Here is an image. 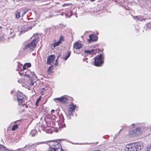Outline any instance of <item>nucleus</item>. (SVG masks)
<instances>
[{
  "instance_id": "4",
  "label": "nucleus",
  "mask_w": 151,
  "mask_h": 151,
  "mask_svg": "<svg viewBox=\"0 0 151 151\" xmlns=\"http://www.w3.org/2000/svg\"><path fill=\"white\" fill-rule=\"evenodd\" d=\"M104 58L102 54H100L95 58V66H101L104 63Z\"/></svg>"
},
{
  "instance_id": "21",
  "label": "nucleus",
  "mask_w": 151,
  "mask_h": 151,
  "mask_svg": "<svg viewBox=\"0 0 151 151\" xmlns=\"http://www.w3.org/2000/svg\"><path fill=\"white\" fill-rule=\"evenodd\" d=\"M147 151H151V145L148 146L147 147Z\"/></svg>"
},
{
  "instance_id": "47",
  "label": "nucleus",
  "mask_w": 151,
  "mask_h": 151,
  "mask_svg": "<svg viewBox=\"0 0 151 151\" xmlns=\"http://www.w3.org/2000/svg\"><path fill=\"white\" fill-rule=\"evenodd\" d=\"M34 131L35 132V130H34Z\"/></svg>"
},
{
  "instance_id": "46",
  "label": "nucleus",
  "mask_w": 151,
  "mask_h": 151,
  "mask_svg": "<svg viewBox=\"0 0 151 151\" xmlns=\"http://www.w3.org/2000/svg\"><path fill=\"white\" fill-rule=\"evenodd\" d=\"M2 28L1 27H0V29H1Z\"/></svg>"
},
{
  "instance_id": "28",
  "label": "nucleus",
  "mask_w": 151,
  "mask_h": 151,
  "mask_svg": "<svg viewBox=\"0 0 151 151\" xmlns=\"http://www.w3.org/2000/svg\"><path fill=\"white\" fill-rule=\"evenodd\" d=\"M4 40V38L3 37H0V41H2Z\"/></svg>"
},
{
  "instance_id": "16",
  "label": "nucleus",
  "mask_w": 151,
  "mask_h": 151,
  "mask_svg": "<svg viewBox=\"0 0 151 151\" xmlns=\"http://www.w3.org/2000/svg\"><path fill=\"white\" fill-rule=\"evenodd\" d=\"M18 127V126L17 124L14 125L12 128V131H14L16 130Z\"/></svg>"
},
{
  "instance_id": "29",
  "label": "nucleus",
  "mask_w": 151,
  "mask_h": 151,
  "mask_svg": "<svg viewBox=\"0 0 151 151\" xmlns=\"http://www.w3.org/2000/svg\"><path fill=\"white\" fill-rule=\"evenodd\" d=\"M27 11H25L24 10L23 11L22 13V15H23L24 14H26V12H27Z\"/></svg>"
},
{
  "instance_id": "18",
  "label": "nucleus",
  "mask_w": 151,
  "mask_h": 151,
  "mask_svg": "<svg viewBox=\"0 0 151 151\" xmlns=\"http://www.w3.org/2000/svg\"><path fill=\"white\" fill-rule=\"evenodd\" d=\"M32 27H27V29L25 30V31H24L23 30H22L21 31V34H22L23 32H24L25 31H27L28 30H29L31 29H32Z\"/></svg>"
},
{
  "instance_id": "14",
  "label": "nucleus",
  "mask_w": 151,
  "mask_h": 151,
  "mask_svg": "<svg viewBox=\"0 0 151 151\" xmlns=\"http://www.w3.org/2000/svg\"><path fill=\"white\" fill-rule=\"evenodd\" d=\"M71 52L70 51L68 52L67 55L63 58L65 60H66L69 57L70 55Z\"/></svg>"
},
{
  "instance_id": "5",
  "label": "nucleus",
  "mask_w": 151,
  "mask_h": 151,
  "mask_svg": "<svg viewBox=\"0 0 151 151\" xmlns=\"http://www.w3.org/2000/svg\"><path fill=\"white\" fill-rule=\"evenodd\" d=\"M142 131V129L138 127L135 128L134 130L131 131L129 132V134L132 137L136 136L141 134Z\"/></svg>"
},
{
  "instance_id": "2",
  "label": "nucleus",
  "mask_w": 151,
  "mask_h": 151,
  "mask_svg": "<svg viewBox=\"0 0 151 151\" xmlns=\"http://www.w3.org/2000/svg\"><path fill=\"white\" fill-rule=\"evenodd\" d=\"M39 40V38H37L31 42L27 44L23 48L24 50L27 51L33 50L36 47Z\"/></svg>"
},
{
  "instance_id": "44",
  "label": "nucleus",
  "mask_w": 151,
  "mask_h": 151,
  "mask_svg": "<svg viewBox=\"0 0 151 151\" xmlns=\"http://www.w3.org/2000/svg\"><path fill=\"white\" fill-rule=\"evenodd\" d=\"M19 74H20L21 76H22V74L21 73H19Z\"/></svg>"
},
{
  "instance_id": "31",
  "label": "nucleus",
  "mask_w": 151,
  "mask_h": 151,
  "mask_svg": "<svg viewBox=\"0 0 151 151\" xmlns=\"http://www.w3.org/2000/svg\"><path fill=\"white\" fill-rule=\"evenodd\" d=\"M25 76H27V77L29 78L31 76L30 75H29L28 74L26 73L25 74Z\"/></svg>"
},
{
  "instance_id": "35",
  "label": "nucleus",
  "mask_w": 151,
  "mask_h": 151,
  "mask_svg": "<svg viewBox=\"0 0 151 151\" xmlns=\"http://www.w3.org/2000/svg\"><path fill=\"white\" fill-rule=\"evenodd\" d=\"M39 100H40V99H39H39L37 100V101H36V105H37V103L39 101Z\"/></svg>"
},
{
  "instance_id": "45",
  "label": "nucleus",
  "mask_w": 151,
  "mask_h": 151,
  "mask_svg": "<svg viewBox=\"0 0 151 151\" xmlns=\"http://www.w3.org/2000/svg\"><path fill=\"white\" fill-rule=\"evenodd\" d=\"M27 145H26L25 147H27Z\"/></svg>"
},
{
  "instance_id": "8",
  "label": "nucleus",
  "mask_w": 151,
  "mask_h": 151,
  "mask_svg": "<svg viewBox=\"0 0 151 151\" xmlns=\"http://www.w3.org/2000/svg\"><path fill=\"white\" fill-rule=\"evenodd\" d=\"M69 106L70 107L68 110V112L70 115H71L72 114L73 112L75 110L76 106V105L71 104Z\"/></svg>"
},
{
  "instance_id": "38",
  "label": "nucleus",
  "mask_w": 151,
  "mask_h": 151,
  "mask_svg": "<svg viewBox=\"0 0 151 151\" xmlns=\"http://www.w3.org/2000/svg\"><path fill=\"white\" fill-rule=\"evenodd\" d=\"M3 147V146L0 145V149H1V148H2Z\"/></svg>"
},
{
  "instance_id": "12",
  "label": "nucleus",
  "mask_w": 151,
  "mask_h": 151,
  "mask_svg": "<svg viewBox=\"0 0 151 151\" xmlns=\"http://www.w3.org/2000/svg\"><path fill=\"white\" fill-rule=\"evenodd\" d=\"M31 66V64L30 63H25L23 66V69L24 70L26 69L27 68H29Z\"/></svg>"
},
{
  "instance_id": "41",
  "label": "nucleus",
  "mask_w": 151,
  "mask_h": 151,
  "mask_svg": "<svg viewBox=\"0 0 151 151\" xmlns=\"http://www.w3.org/2000/svg\"><path fill=\"white\" fill-rule=\"evenodd\" d=\"M92 64H93V65H94V62H93L92 63Z\"/></svg>"
},
{
  "instance_id": "36",
  "label": "nucleus",
  "mask_w": 151,
  "mask_h": 151,
  "mask_svg": "<svg viewBox=\"0 0 151 151\" xmlns=\"http://www.w3.org/2000/svg\"><path fill=\"white\" fill-rule=\"evenodd\" d=\"M22 65V64H19L18 65V68L19 67V66H20L21 65Z\"/></svg>"
},
{
  "instance_id": "13",
  "label": "nucleus",
  "mask_w": 151,
  "mask_h": 151,
  "mask_svg": "<svg viewBox=\"0 0 151 151\" xmlns=\"http://www.w3.org/2000/svg\"><path fill=\"white\" fill-rule=\"evenodd\" d=\"M28 72H30L31 73L30 76L32 77V78L34 79L35 78H37V76L34 72H31L30 71H29Z\"/></svg>"
},
{
  "instance_id": "33",
  "label": "nucleus",
  "mask_w": 151,
  "mask_h": 151,
  "mask_svg": "<svg viewBox=\"0 0 151 151\" xmlns=\"http://www.w3.org/2000/svg\"><path fill=\"white\" fill-rule=\"evenodd\" d=\"M34 84V83H33L32 81V82H31L30 84V86H33Z\"/></svg>"
},
{
  "instance_id": "32",
  "label": "nucleus",
  "mask_w": 151,
  "mask_h": 151,
  "mask_svg": "<svg viewBox=\"0 0 151 151\" xmlns=\"http://www.w3.org/2000/svg\"><path fill=\"white\" fill-rule=\"evenodd\" d=\"M98 38V37L95 35V41L97 40Z\"/></svg>"
},
{
  "instance_id": "43",
  "label": "nucleus",
  "mask_w": 151,
  "mask_h": 151,
  "mask_svg": "<svg viewBox=\"0 0 151 151\" xmlns=\"http://www.w3.org/2000/svg\"><path fill=\"white\" fill-rule=\"evenodd\" d=\"M90 1H93L94 0H90Z\"/></svg>"
},
{
  "instance_id": "7",
  "label": "nucleus",
  "mask_w": 151,
  "mask_h": 151,
  "mask_svg": "<svg viewBox=\"0 0 151 151\" xmlns=\"http://www.w3.org/2000/svg\"><path fill=\"white\" fill-rule=\"evenodd\" d=\"M55 100H56L61 102L66 103L68 102V99L65 96H63L60 98H55Z\"/></svg>"
},
{
  "instance_id": "37",
  "label": "nucleus",
  "mask_w": 151,
  "mask_h": 151,
  "mask_svg": "<svg viewBox=\"0 0 151 151\" xmlns=\"http://www.w3.org/2000/svg\"><path fill=\"white\" fill-rule=\"evenodd\" d=\"M60 55H59L57 57V59H58L60 57Z\"/></svg>"
},
{
  "instance_id": "3",
  "label": "nucleus",
  "mask_w": 151,
  "mask_h": 151,
  "mask_svg": "<svg viewBox=\"0 0 151 151\" xmlns=\"http://www.w3.org/2000/svg\"><path fill=\"white\" fill-rule=\"evenodd\" d=\"M49 146L55 151H64L62 150L61 146L60 144L56 141H52L49 144Z\"/></svg>"
},
{
  "instance_id": "39",
  "label": "nucleus",
  "mask_w": 151,
  "mask_h": 151,
  "mask_svg": "<svg viewBox=\"0 0 151 151\" xmlns=\"http://www.w3.org/2000/svg\"><path fill=\"white\" fill-rule=\"evenodd\" d=\"M54 111V110H52L51 111V112L52 113V112H53Z\"/></svg>"
},
{
  "instance_id": "22",
  "label": "nucleus",
  "mask_w": 151,
  "mask_h": 151,
  "mask_svg": "<svg viewBox=\"0 0 151 151\" xmlns=\"http://www.w3.org/2000/svg\"><path fill=\"white\" fill-rule=\"evenodd\" d=\"M147 27L148 28H151V24L150 23H147Z\"/></svg>"
},
{
  "instance_id": "11",
  "label": "nucleus",
  "mask_w": 151,
  "mask_h": 151,
  "mask_svg": "<svg viewBox=\"0 0 151 151\" xmlns=\"http://www.w3.org/2000/svg\"><path fill=\"white\" fill-rule=\"evenodd\" d=\"M89 39H88V41L89 43L93 42L94 40V35H91L89 36Z\"/></svg>"
},
{
  "instance_id": "25",
  "label": "nucleus",
  "mask_w": 151,
  "mask_h": 151,
  "mask_svg": "<svg viewBox=\"0 0 151 151\" xmlns=\"http://www.w3.org/2000/svg\"><path fill=\"white\" fill-rule=\"evenodd\" d=\"M45 142H38V143H37V144H44V143H45Z\"/></svg>"
},
{
  "instance_id": "10",
  "label": "nucleus",
  "mask_w": 151,
  "mask_h": 151,
  "mask_svg": "<svg viewBox=\"0 0 151 151\" xmlns=\"http://www.w3.org/2000/svg\"><path fill=\"white\" fill-rule=\"evenodd\" d=\"M73 46L75 48L79 49L81 47V44L79 41L78 42L74 43Z\"/></svg>"
},
{
  "instance_id": "34",
  "label": "nucleus",
  "mask_w": 151,
  "mask_h": 151,
  "mask_svg": "<svg viewBox=\"0 0 151 151\" xmlns=\"http://www.w3.org/2000/svg\"><path fill=\"white\" fill-rule=\"evenodd\" d=\"M134 19H135V18H137V19H138V20H139V16H135V18H134Z\"/></svg>"
},
{
  "instance_id": "6",
  "label": "nucleus",
  "mask_w": 151,
  "mask_h": 151,
  "mask_svg": "<svg viewBox=\"0 0 151 151\" xmlns=\"http://www.w3.org/2000/svg\"><path fill=\"white\" fill-rule=\"evenodd\" d=\"M17 99L19 105H20L22 103H23L25 97V95L21 92H19L17 93Z\"/></svg>"
},
{
  "instance_id": "48",
  "label": "nucleus",
  "mask_w": 151,
  "mask_h": 151,
  "mask_svg": "<svg viewBox=\"0 0 151 151\" xmlns=\"http://www.w3.org/2000/svg\"><path fill=\"white\" fill-rule=\"evenodd\" d=\"M97 142H96V144H97Z\"/></svg>"
},
{
  "instance_id": "26",
  "label": "nucleus",
  "mask_w": 151,
  "mask_h": 151,
  "mask_svg": "<svg viewBox=\"0 0 151 151\" xmlns=\"http://www.w3.org/2000/svg\"><path fill=\"white\" fill-rule=\"evenodd\" d=\"M101 148L100 147L98 148V150H96V149L95 148V151H101Z\"/></svg>"
},
{
  "instance_id": "24",
  "label": "nucleus",
  "mask_w": 151,
  "mask_h": 151,
  "mask_svg": "<svg viewBox=\"0 0 151 151\" xmlns=\"http://www.w3.org/2000/svg\"><path fill=\"white\" fill-rule=\"evenodd\" d=\"M47 151H55V150L53 149V148H51V147H50L49 150Z\"/></svg>"
},
{
  "instance_id": "30",
  "label": "nucleus",
  "mask_w": 151,
  "mask_h": 151,
  "mask_svg": "<svg viewBox=\"0 0 151 151\" xmlns=\"http://www.w3.org/2000/svg\"><path fill=\"white\" fill-rule=\"evenodd\" d=\"M100 50L99 49L96 50H95V53L97 52H99L100 51Z\"/></svg>"
},
{
  "instance_id": "40",
  "label": "nucleus",
  "mask_w": 151,
  "mask_h": 151,
  "mask_svg": "<svg viewBox=\"0 0 151 151\" xmlns=\"http://www.w3.org/2000/svg\"><path fill=\"white\" fill-rule=\"evenodd\" d=\"M99 45H97V44H96V45H95V47H96V46H98Z\"/></svg>"
},
{
  "instance_id": "15",
  "label": "nucleus",
  "mask_w": 151,
  "mask_h": 151,
  "mask_svg": "<svg viewBox=\"0 0 151 151\" xmlns=\"http://www.w3.org/2000/svg\"><path fill=\"white\" fill-rule=\"evenodd\" d=\"M84 52L85 53L89 54H91L94 52V50H85Z\"/></svg>"
},
{
  "instance_id": "23",
  "label": "nucleus",
  "mask_w": 151,
  "mask_h": 151,
  "mask_svg": "<svg viewBox=\"0 0 151 151\" xmlns=\"http://www.w3.org/2000/svg\"><path fill=\"white\" fill-rule=\"evenodd\" d=\"M59 45V43H58V42H55L54 43V47H55L56 46H58Z\"/></svg>"
},
{
  "instance_id": "9",
  "label": "nucleus",
  "mask_w": 151,
  "mask_h": 151,
  "mask_svg": "<svg viewBox=\"0 0 151 151\" xmlns=\"http://www.w3.org/2000/svg\"><path fill=\"white\" fill-rule=\"evenodd\" d=\"M55 59V56L53 55L50 56L47 58V63L50 65L53 62Z\"/></svg>"
},
{
  "instance_id": "17",
  "label": "nucleus",
  "mask_w": 151,
  "mask_h": 151,
  "mask_svg": "<svg viewBox=\"0 0 151 151\" xmlns=\"http://www.w3.org/2000/svg\"><path fill=\"white\" fill-rule=\"evenodd\" d=\"M52 66H50L48 68V73L49 74L51 73L52 72Z\"/></svg>"
},
{
  "instance_id": "20",
  "label": "nucleus",
  "mask_w": 151,
  "mask_h": 151,
  "mask_svg": "<svg viewBox=\"0 0 151 151\" xmlns=\"http://www.w3.org/2000/svg\"><path fill=\"white\" fill-rule=\"evenodd\" d=\"M63 37L62 36H61L60 39L58 41V43H59V44L61 43L62 41L63 40Z\"/></svg>"
},
{
  "instance_id": "27",
  "label": "nucleus",
  "mask_w": 151,
  "mask_h": 151,
  "mask_svg": "<svg viewBox=\"0 0 151 151\" xmlns=\"http://www.w3.org/2000/svg\"><path fill=\"white\" fill-rule=\"evenodd\" d=\"M58 59H57L56 60L55 62V65H58Z\"/></svg>"
},
{
  "instance_id": "42",
  "label": "nucleus",
  "mask_w": 151,
  "mask_h": 151,
  "mask_svg": "<svg viewBox=\"0 0 151 151\" xmlns=\"http://www.w3.org/2000/svg\"><path fill=\"white\" fill-rule=\"evenodd\" d=\"M96 33L97 35H99V33L98 32H96Z\"/></svg>"
},
{
  "instance_id": "1",
  "label": "nucleus",
  "mask_w": 151,
  "mask_h": 151,
  "mask_svg": "<svg viewBox=\"0 0 151 151\" xmlns=\"http://www.w3.org/2000/svg\"><path fill=\"white\" fill-rule=\"evenodd\" d=\"M143 147L141 142H137L127 145L126 146V150L128 151H138Z\"/></svg>"
},
{
  "instance_id": "19",
  "label": "nucleus",
  "mask_w": 151,
  "mask_h": 151,
  "mask_svg": "<svg viewBox=\"0 0 151 151\" xmlns=\"http://www.w3.org/2000/svg\"><path fill=\"white\" fill-rule=\"evenodd\" d=\"M16 18H19L20 17V13L18 12H16Z\"/></svg>"
}]
</instances>
